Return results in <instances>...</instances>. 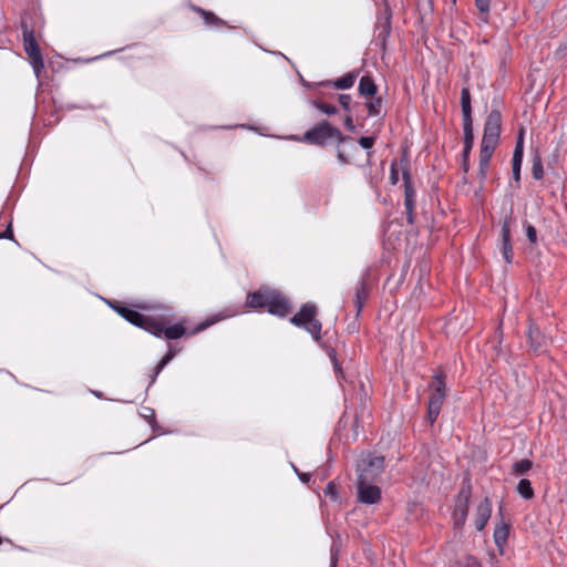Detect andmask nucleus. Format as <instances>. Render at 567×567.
<instances>
[{"mask_svg": "<svg viewBox=\"0 0 567 567\" xmlns=\"http://www.w3.org/2000/svg\"><path fill=\"white\" fill-rule=\"evenodd\" d=\"M246 305L254 309L267 307L269 313L279 317H285L290 310L288 300L268 287L248 293Z\"/></svg>", "mask_w": 567, "mask_h": 567, "instance_id": "f257e3e1", "label": "nucleus"}, {"mask_svg": "<svg viewBox=\"0 0 567 567\" xmlns=\"http://www.w3.org/2000/svg\"><path fill=\"white\" fill-rule=\"evenodd\" d=\"M302 140L316 145H323L328 141H334L339 145L344 141V136L339 128L323 121L307 131Z\"/></svg>", "mask_w": 567, "mask_h": 567, "instance_id": "f03ea898", "label": "nucleus"}, {"mask_svg": "<svg viewBox=\"0 0 567 567\" xmlns=\"http://www.w3.org/2000/svg\"><path fill=\"white\" fill-rule=\"evenodd\" d=\"M317 308L312 303H306L290 319V322L297 327L307 330L316 341L320 340L321 322L316 318Z\"/></svg>", "mask_w": 567, "mask_h": 567, "instance_id": "7ed1b4c3", "label": "nucleus"}, {"mask_svg": "<svg viewBox=\"0 0 567 567\" xmlns=\"http://www.w3.org/2000/svg\"><path fill=\"white\" fill-rule=\"evenodd\" d=\"M115 311L132 324L143 328L155 337H162L163 324L152 317H146L125 307H114Z\"/></svg>", "mask_w": 567, "mask_h": 567, "instance_id": "20e7f679", "label": "nucleus"}, {"mask_svg": "<svg viewBox=\"0 0 567 567\" xmlns=\"http://www.w3.org/2000/svg\"><path fill=\"white\" fill-rule=\"evenodd\" d=\"M384 467V458L382 456H375L368 454L358 462V477L369 478V481H373L378 477Z\"/></svg>", "mask_w": 567, "mask_h": 567, "instance_id": "39448f33", "label": "nucleus"}, {"mask_svg": "<svg viewBox=\"0 0 567 567\" xmlns=\"http://www.w3.org/2000/svg\"><path fill=\"white\" fill-rule=\"evenodd\" d=\"M369 481V478L358 477L357 497L362 504L372 505L381 499V489L378 485Z\"/></svg>", "mask_w": 567, "mask_h": 567, "instance_id": "423d86ee", "label": "nucleus"}, {"mask_svg": "<svg viewBox=\"0 0 567 567\" xmlns=\"http://www.w3.org/2000/svg\"><path fill=\"white\" fill-rule=\"evenodd\" d=\"M23 45L24 50L29 56L30 63L33 68V71L37 76H39L41 70L43 69V59L40 52V49L34 39L33 32L25 30L23 32Z\"/></svg>", "mask_w": 567, "mask_h": 567, "instance_id": "0eeeda50", "label": "nucleus"}, {"mask_svg": "<svg viewBox=\"0 0 567 567\" xmlns=\"http://www.w3.org/2000/svg\"><path fill=\"white\" fill-rule=\"evenodd\" d=\"M498 144V140L494 138H482L481 153H480V175L482 179L486 178L489 161Z\"/></svg>", "mask_w": 567, "mask_h": 567, "instance_id": "6e6552de", "label": "nucleus"}, {"mask_svg": "<svg viewBox=\"0 0 567 567\" xmlns=\"http://www.w3.org/2000/svg\"><path fill=\"white\" fill-rule=\"evenodd\" d=\"M501 134V114L498 111H492L484 125L483 137L499 140Z\"/></svg>", "mask_w": 567, "mask_h": 567, "instance_id": "1a4fd4ad", "label": "nucleus"}, {"mask_svg": "<svg viewBox=\"0 0 567 567\" xmlns=\"http://www.w3.org/2000/svg\"><path fill=\"white\" fill-rule=\"evenodd\" d=\"M492 514V505L487 498L478 504L475 513V527L482 530L488 522Z\"/></svg>", "mask_w": 567, "mask_h": 567, "instance_id": "9d476101", "label": "nucleus"}, {"mask_svg": "<svg viewBox=\"0 0 567 567\" xmlns=\"http://www.w3.org/2000/svg\"><path fill=\"white\" fill-rule=\"evenodd\" d=\"M502 236V254L506 262H512L513 259V250H512V244H511V231L508 223L505 221L502 227L501 231Z\"/></svg>", "mask_w": 567, "mask_h": 567, "instance_id": "9b49d317", "label": "nucleus"}, {"mask_svg": "<svg viewBox=\"0 0 567 567\" xmlns=\"http://www.w3.org/2000/svg\"><path fill=\"white\" fill-rule=\"evenodd\" d=\"M443 401L442 394L431 395L427 404V417L430 423H433L437 419Z\"/></svg>", "mask_w": 567, "mask_h": 567, "instance_id": "f8f14e48", "label": "nucleus"}, {"mask_svg": "<svg viewBox=\"0 0 567 567\" xmlns=\"http://www.w3.org/2000/svg\"><path fill=\"white\" fill-rule=\"evenodd\" d=\"M467 517V497L461 501L453 511L452 518L456 527H462Z\"/></svg>", "mask_w": 567, "mask_h": 567, "instance_id": "ddd939ff", "label": "nucleus"}, {"mask_svg": "<svg viewBox=\"0 0 567 567\" xmlns=\"http://www.w3.org/2000/svg\"><path fill=\"white\" fill-rule=\"evenodd\" d=\"M163 324V332L164 337L168 340H175L181 338L185 333V327L183 323H176L173 326L167 327L166 323L162 320H158Z\"/></svg>", "mask_w": 567, "mask_h": 567, "instance_id": "4468645a", "label": "nucleus"}, {"mask_svg": "<svg viewBox=\"0 0 567 567\" xmlns=\"http://www.w3.org/2000/svg\"><path fill=\"white\" fill-rule=\"evenodd\" d=\"M473 146V131H472V118L464 121V150L463 156L467 159Z\"/></svg>", "mask_w": 567, "mask_h": 567, "instance_id": "2eb2a0df", "label": "nucleus"}, {"mask_svg": "<svg viewBox=\"0 0 567 567\" xmlns=\"http://www.w3.org/2000/svg\"><path fill=\"white\" fill-rule=\"evenodd\" d=\"M359 92L362 95H374L377 92V85L370 76H362L359 82Z\"/></svg>", "mask_w": 567, "mask_h": 567, "instance_id": "dca6fc26", "label": "nucleus"}, {"mask_svg": "<svg viewBox=\"0 0 567 567\" xmlns=\"http://www.w3.org/2000/svg\"><path fill=\"white\" fill-rule=\"evenodd\" d=\"M357 79V74L353 72L347 73L346 75L337 79L333 82V86L339 90H347L353 86Z\"/></svg>", "mask_w": 567, "mask_h": 567, "instance_id": "f3484780", "label": "nucleus"}, {"mask_svg": "<svg viewBox=\"0 0 567 567\" xmlns=\"http://www.w3.org/2000/svg\"><path fill=\"white\" fill-rule=\"evenodd\" d=\"M461 104L464 121H470L471 117V94L468 89L464 87L461 92Z\"/></svg>", "mask_w": 567, "mask_h": 567, "instance_id": "a211bd4d", "label": "nucleus"}, {"mask_svg": "<svg viewBox=\"0 0 567 567\" xmlns=\"http://www.w3.org/2000/svg\"><path fill=\"white\" fill-rule=\"evenodd\" d=\"M517 493L525 499H530L534 496V489L530 481L522 478L517 484Z\"/></svg>", "mask_w": 567, "mask_h": 567, "instance_id": "6ab92c4d", "label": "nucleus"}, {"mask_svg": "<svg viewBox=\"0 0 567 567\" xmlns=\"http://www.w3.org/2000/svg\"><path fill=\"white\" fill-rule=\"evenodd\" d=\"M530 347L537 351L539 350L543 344L545 343V338L542 336L538 329L530 328L528 332Z\"/></svg>", "mask_w": 567, "mask_h": 567, "instance_id": "aec40b11", "label": "nucleus"}, {"mask_svg": "<svg viewBox=\"0 0 567 567\" xmlns=\"http://www.w3.org/2000/svg\"><path fill=\"white\" fill-rule=\"evenodd\" d=\"M367 297H368V292H367L365 286L363 282H361L355 288V306H357L358 312L361 311Z\"/></svg>", "mask_w": 567, "mask_h": 567, "instance_id": "412c9836", "label": "nucleus"}, {"mask_svg": "<svg viewBox=\"0 0 567 567\" xmlns=\"http://www.w3.org/2000/svg\"><path fill=\"white\" fill-rule=\"evenodd\" d=\"M196 12H198L205 20V23L208 25H221L223 21L217 18L214 13L205 11L200 8H194Z\"/></svg>", "mask_w": 567, "mask_h": 567, "instance_id": "4be33fe9", "label": "nucleus"}, {"mask_svg": "<svg viewBox=\"0 0 567 567\" xmlns=\"http://www.w3.org/2000/svg\"><path fill=\"white\" fill-rule=\"evenodd\" d=\"M508 536V527L506 525H502L495 528L494 530V539L497 546H502Z\"/></svg>", "mask_w": 567, "mask_h": 567, "instance_id": "5701e85b", "label": "nucleus"}, {"mask_svg": "<svg viewBox=\"0 0 567 567\" xmlns=\"http://www.w3.org/2000/svg\"><path fill=\"white\" fill-rule=\"evenodd\" d=\"M176 355V351L173 348H169L168 352L162 358L158 364L155 368V377L161 373V371L165 368L166 364Z\"/></svg>", "mask_w": 567, "mask_h": 567, "instance_id": "b1692460", "label": "nucleus"}, {"mask_svg": "<svg viewBox=\"0 0 567 567\" xmlns=\"http://www.w3.org/2000/svg\"><path fill=\"white\" fill-rule=\"evenodd\" d=\"M533 467V463L529 460H520L513 465V471L517 474H524Z\"/></svg>", "mask_w": 567, "mask_h": 567, "instance_id": "393cba45", "label": "nucleus"}, {"mask_svg": "<svg viewBox=\"0 0 567 567\" xmlns=\"http://www.w3.org/2000/svg\"><path fill=\"white\" fill-rule=\"evenodd\" d=\"M405 207L409 215V220L412 221L413 190L408 184L405 185Z\"/></svg>", "mask_w": 567, "mask_h": 567, "instance_id": "a878e982", "label": "nucleus"}, {"mask_svg": "<svg viewBox=\"0 0 567 567\" xmlns=\"http://www.w3.org/2000/svg\"><path fill=\"white\" fill-rule=\"evenodd\" d=\"M365 105H367L369 115L375 116V115H379L381 112L382 101H381V99H374V100L367 102Z\"/></svg>", "mask_w": 567, "mask_h": 567, "instance_id": "bb28decb", "label": "nucleus"}, {"mask_svg": "<svg viewBox=\"0 0 567 567\" xmlns=\"http://www.w3.org/2000/svg\"><path fill=\"white\" fill-rule=\"evenodd\" d=\"M489 2L491 0H475V6L483 16L482 20L487 22V17L489 13Z\"/></svg>", "mask_w": 567, "mask_h": 567, "instance_id": "cd10ccee", "label": "nucleus"}, {"mask_svg": "<svg viewBox=\"0 0 567 567\" xmlns=\"http://www.w3.org/2000/svg\"><path fill=\"white\" fill-rule=\"evenodd\" d=\"M523 155H524V136H523V130H520L517 142H516V146L514 150L513 158L523 159Z\"/></svg>", "mask_w": 567, "mask_h": 567, "instance_id": "c85d7f7f", "label": "nucleus"}, {"mask_svg": "<svg viewBox=\"0 0 567 567\" xmlns=\"http://www.w3.org/2000/svg\"><path fill=\"white\" fill-rule=\"evenodd\" d=\"M433 388V394H442V399L445 398V383L443 380L439 377L435 378L432 384Z\"/></svg>", "mask_w": 567, "mask_h": 567, "instance_id": "c756f323", "label": "nucleus"}, {"mask_svg": "<svg viewBox=\"0 0 567 567\" xmlns=\"http://www.w3.org/2000/svg\"><path fill=\"white\" fill-rule=\"evenodd\" d=\"M532 174L535 179H542L544 175L543 165L539 158H536L533 163Z\"/></svg>", "mask_w": 567, "mask_h": 567, "instance_id": "7c9ffc66", "label": "nucleus"}, {"mask_svg": "<svg viewBox=\"0 0 567 567\" xmlns=\"http://www.w3.org/2000/svg\"><path fill=\"white\" fill-rule=\"evenodd\" d=\"M313 105L320 110L321 112L328 114V115H332V114H336L337 113V107L334 105H331V104H327V103H321V102H315Z\"/></svg>", "mask_w": 567, "mask_h": 567, "instance_id": "2f4dec72", "label": "nucleus"}, {"mask_svg": "<svg viewBox=\"0 0 567 567\" xmlns=\"http://www.w3.org/2000/svg\"><path fill=\"white\" fill-rule=\"evenodd\" d=\"M523 159L513 158L512 159V169H513V178L515 182H519L520 179V167Z\"/></svg>", "mask_w": 567, "mask_h": 567, "instance_id": "473e14b6", "label": "nucleus"}, {"mask_svg": "<svg viewBox=\"0 0 567 567\" xmlns=\"http://www.w3.org/2000/svg\"><path fill=\"white\" fill-rule=\"evenodd\" d=\"M525 231H526V236H527L528 240L530 243H533V244L536 243V240H537V233H536L535 227L532 226V225H526L525 226Z\"/></svg>", "mask_w": 567, "mask_h": 567, "instance_id": "72a5a7b5", "label": "nucleus"}, {"mask_svg": "<svg viewBox=\"0 0 567 567\" xmlns=\"http://www.w3.org/2000/svg\"><path fill=\"white\" fill-rule=\"evenodd\" d=\"M359 144L361 147L365 148V150H369L373 146L374 144V137H371V136H363L359 140Z\"/></svg>", "mask_w": 567, "mask_h": 567, "instance_id": "f704fd0d", "label": "nucleus"}, {"mask_svg": "<svg viewBox=\"0 0 567 567\" xmlns=\"http://www.w3.org/2000/svg\"><path fill=\"white\" fill-rule=\"evenodd\" d=\"M324 494L327 496H330L332 499H336L337 498V489H336V486L332 482H330L326 488H324Z\"/></svg>", "mask_w": 567, "mask_h": 567, "instance_id": "c9c22d12", "label": "nucleus"}, {"mask_svg": "<svg viewBox=\"0 0 567 567\" xmlns=\"http://www.w3.org/2000/svg\"><path fill=\"white\" fill-rule=\"evenodd\" d=\"M339 102L344 110H349L350 103H351V96L349 94H341L339 96Z\"/></svg>", "mask_w": 567, "mask_h": 567, "instance_id": "e433bc0d", "label": "nucleus"}, {"mask_svg": "<svg viewBox=\"0 0 567 567\" xmlns=\"http://www.w3.org/2000/svg\"><path fill=\"white\" fill-rule=\"evenodd\" d=\"M457 567H480V564L476 559L468 557L463 564H460Z\"/></svg>", "mask_w": 567, "mask_h": 567, "instance_id": "4c0bfd02", "label": "nucleus"}, {"mask_svg": "<svg viewBox=\"0 0 567 567\" xmlns=\"http://www.w3.org/2000/svg\"><path fill=\"white\" fill-rule=\"evenodd\" d=\"M219 320V318H213L210 320H207L205 322H202L195 330V332H198V331H202L204 329H206L207 327H209L210 324L217 322Z\"/></svg>", "mask_w": 567, "mask_h": 567, "instance_id": "58836bf2", "label": "nucleus"}, {"mask_svg": "<svg viewBox=\"0 0 567 567\" xmlns=\"http://www.w3.org/2000/svg\"><path fill=\"white\" fill-rule=\"evenodd\" d=\"M295 472L297 473V475L299 476V478L303 482V483H308L309 480H310V474L308 473H300L295 466H292Z\"/></svg>", "mask_w": 567, "mask_h": 567, "instance_id": "ea45409f", "label": "nucleus"}, {"mask_svg": "<svg viewBox=\"0 0 567 567\" xmlns=\"http://www.w3.org/2000/svg\"><path fill=\"white\" fill-rule=\"evenodd\" d=\"M12 237L11 224H9L8 228L0 235V238L12 239Z\"/></svg>", "mask_w": 567, "mask_h": 567, "instance_id": "a19ab883", "label": "nucleus"}, {"mask_svg": "<svg viewBox=\"0 0 567 567\" xmlns=\"http://www.w3.org/2000/svg\"><path fill=\"white\" fill-rule=\"evenodd\" d=\"M344 125L349 130V131H353L354 130V124H353V121L350 116H347L346 120H344Z\"/></svg>", "mask_w": 567, "mask_h": 567, "instance_id": "79ce46f5", "label": "nucleus"}, {"mask_svg": "<svg viewBox=\"0 0 567 567\" xmlns=\"http://www.w3.org/2000/svg\"><path fill=\"white\" fill-rule=\"evenodd\" d=\"M391 179H392V183L395 184L398 182V175H396V172L394 169V165H392V169H391Z\"/></svg>", "mask_w": 567, "mask_h": 567, "instance_id": "37998d69", "label": "nucleus"}, {"mask_svg": "<svg viewBox=\"0 0 567 567\" xmlns=\"http://www.w3.org/2000/svg\"><path fill=\"white\" fill-rule=\"evenodd\" d=\"M338 158L342 164H346L348 162L342 152H338Z\"/></svg>", "mask_w": 567, "mask_h": 567, "instance_id": "c03bdc74", "label": "nucleus"}, {"mask_svg": "<svg viewBox=\"0 0 567 567\" xmlns=\"http://www.w3.org/2000/svg\"><path fill=\"white\" fill-rule=\"evenodd\" d=\"M336 564H337V558H336L334 554L332 553L331 554V565H332V567H336Z\"/></svg>", "mask_w": 567, "mask_h": 567, "instance_id": "a18cd8bd", "label": "nucleus"}, {"mask_svg": "<svg viewBox=\"0 0 567 567\" xmlns=\"http://www.w3.org/2000/svg\"><path fill=\"white\" fill-rule=\"evenodd\" d=\"M408 178H409L408 174H404V181H405V183H408Z\"/></svg>", "mask_w": 567, "mask_h": 567, "instance_id": "49530a36", "label": "nucleus"}, {"mask_svg": "<svg viewBox=\"0 0 567 567\" xmlns=\"http://www.w3.org/2000/svg\"><path fill=\"white\" fill-rule=\"evenodd\" d=\"M146 412H150L151 414H153V411L152 409H145Z\"/></svg>", "mask_w": 567, "mask_h": 567, "instance_id": "de8ad7c7", "label": "nucleus"}]
</instances>
